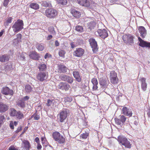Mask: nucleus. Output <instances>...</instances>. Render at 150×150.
<instances>
[{
	"label": "nucleus",
	"instance_id": "5",
	"mask_svg": "<svg viewBox=\"0 0 150 150\" xmlns=\"http://www.w3.org/2000/svg\"><path fill=\"white\" fill-rule=\"evenodd\" d=\"M46 16L50 18H53L57 14V11L53 8H47L45 11Z\"/></svg>",
	"mask_w": 150,
	"mask_h": 150
},
{
	"label": "nucleus",
	"instance_id": "9",
	"mask_svg": "<svg viewBox=\"0 0 150 150\" xmlns=\"http://www.w3.org/2000/svg\"><path fill=\"white\" fill-rule=\"evenodd\" d=\"M1 92L2 94L5 95L12 96L13 94V90L6 86L3 87L1 89Z\"/></svg>",
	"mask_w": 150,
	"mask_h": 150
},
{
	"label": "nucleus",
	"instance_id": "6",
	"mask_svg": "<svg viewBox=\"0 0 150 150\" xmlns=\"http://www.w3.org/2000/svg\"><path fill=\"white\" fill-rule=\"evenodd\" d=\"M127 118L123 115H120L119 118H115V120L116 124L119 126L121 127L124 124Z\"/></svg>",
	"mask_w": 150,
	"mask_h": 150
},
{
	"label": "nucleus",
	"instance_id": "51",
	"mask_svg": "<svg viewBox=\"0 0 150 150\" xmlns=\"http://www.w3.org/2000/svg\"><path fill=\"white\" fill-rule=\"evenodd\" d=\"M88 134L87 133H83L81 135V137L83 139H86L87 138Z\"/></svg>",
	"mask_w": 150,
	"mask_h": 150
},
{
	"label": "nucleus",
	"instance_id": "24",
	"mask_svg": "<svg viewBox=\"0 0 150 150\" xmlns=\"http://www.w3.org/2000/svg\"><path fill=\"white\" fill-rule=\"evenodd\" d=\"M29 56L30 58L35 60H38L40 58L38 54L35 52H31Z\"/></svg>",
	"mask_w": 150,
	"mask_h": 150
},
{
	"label": "nucleus",
	"instance_id": "58",
	"mask_svg": "<svg viewBox=\"0 0 150 150\" xmlns=\"http://www.w3.org/2000/svg\"><path fill=\"white\" fill-rule=\"evenodd\" d=\"M22 128L21 126L18 127L17 129L16 130V133L19 132L20 131L22 130Z\"/></svg>",
	"mask_w": 150,
	"mask_h": 150
},
{
	"label": "nucleus",
	"instance_id": "19",
	"mask_svg": "<svg viewBox=\"0 0 150 150\" xmlns=\"http://www.w3.org/2000/svg\"><path fill=\"white\" fill-rule=\"evenodd\" d=\"M8 105L2 102H0V113H4L8 109Z\"/></svg>",
	"mask_w": 150,
	"mask_h": 150
},
{
	"label": "nucleus",
	"instance_id": "64",
	"mask_svg": "<svg viewBox=\"0 0 150 150\" xmlns=\"http://www.w3.org/2000/svg\"><path fill=\"white\" fill-rule=\"evenodd\" d=\"M147 114L148 117L150 118V109L148 111Z\"/></svg>",
	"mask_w": 150,
	"mask_h": 150
},
{
	"label": "nucleus",
	"instance_id": "4",
	"mask_svg": "<svg viewBox=\"0 0 150 150\" xmlns=\"http://www.w3.org/2000/svg\"><path fill=\"white\" fill-rule=\"evenodd\" d=\"M69 112V110L67 109H63L61 110L58 115V120L61 122H62L66 118Z\"/></svg>",
	"mask_w": 150,
	"mask_h": 150
},
{
	"label": "nucleus",
	"instance_id": "31",
	"mask_svg": "<svg viewBox=\"0 0 150 150\" xmlns=\"http://www.w3.org/2000/svg\"><path fill=\"white\" fill-rule=\"evenodd\" d=\"M5 69L6 71H10L13 69L11 62H9L6 64Z\"/></svg>",
	"mask_w": 150,
	"mask_h": 150
},
{
	"label": "nucleus",
	"instance_id": "62",
	"mask_svg": "<svg viewBox=\"0 0 150 150\" xmlns=\"http://www.w3.org/2000/svg\"><path fill=\"white\" fill-rule=\"evenodd\" d=\"M52 37V36L51 35H49L47 38V40H50L51 39Z\"/></svg>",
	"mask_w": 150,
	"mask_h": 150
},
{
	"label": "nucleus",
	"instance_id": "53",
	"mask_svg": "<svg viewBox=\"0 0 150 150\" xmlns=\"http://www.w3.org/2000/svg\"><path fill=\"white\" fill-rule=\"evenodd\" d=\"M8 150H18L16 148L13 146L11 145L9 147Z\"/></svg>",
	"mask_w": 150,
	"mask_h": 150
},
{
	"label": "nucleus",
	"instance_id": "30",
	"mask_svg": "<svg viewBox=\"0 0 150 150\" xmlns=\"http://www.w3.org/2000/svg\"><path fill=\"white\" fill-rule=\"evenodd\" d=\"M38 68L40 71H45L47 69V66L44 64H40L38 66Z\"/></svg>",
	"mask_w": 150,
	"mask_h": 150
},
{
	"label": "nucleus",
	"instance_id": "16",
	"mask_svg": "<svg viewBox=\"0 0 150 150\" xmlns=\"http://www.w3.org/2000/svg\"><path fill=\"white\" fill-rule=\"evenodd\" d=\"M84 53V50L81 48H78L76 49L74 53V55L77 57H80L82 56Z\"/></svg>",
	"mask_w": 150,
	"mask_h": 150
},
{
	"label": "nucleus",
	"instance_id": "3",
	"mask_svg": "<svg viewBox=\"0 0 150 150\" xmlns=\"http://www.w3.org/2000/svg\"><path fill=\"white\" fill-rule=\"evenodd\" d=\"M117 139L119 142L126 147L129 149L131 148V144L130 142L125 137L123 136H119L118 137Z\"/></svg>",
	"mask_w": 150,
	"mask_h": 150
},
{
	"label": "nucleus",
	"instance_id": "48",
	"mask_svg": "<svg viewBox=\"0 0 150 150\" xmlns=\"http://www.w3.org/2000/svg\"><path fill=\"white\" fill-rule=\"evenodd\" d=\"M72 98L71 97H66L64 98V101L65 102H71L72 100Z\"/></svg>",
	"mask_w": 150,
	"mask_h": 150
},
{
	"label": "nucleus",
	"instance_id": "18",
	"mask_svg": "<svg viewBox=\"0 0 150 150\" xmlns=\"http://www.w3.org/2000/svg\"><path fill=\"white\" fill-rule=\"evenodd\" d=\"M138 40L139 42V45L143 47H147L150 48V42H148L143 40L140 37H138Z\"/></svg>",
	"mask_w": 150,
	"mask_h": 150
},
{
	"label": "nucleus",
	"instance_id": "26",
	"mask_svg": "<svg viewBox=\"0 0 150 150\" xmlns=\"http://www.w3.org/2000/svg\"><path fill=\"white\" fill-rule=\"evenodd\" d=\"M91 82L93 85V90L96 91L97 90L98 82L97 79L96 78L92 79L91 80Z\"/></svg>",
	"mask_w": 150,
	"mask_h": 150
},
{
	"label": "nucleus",
	"instance_id": "17",
	"mask_svg": "<svg viewBox=\"0 0 150 150\" xmlns=\"http://www.w3.org/2000/svg\"><path fill=\"white\" fill-rule=\"evenodd\" d=\"M122 113L124 115L129 117L132 116V112L131 109L127 108L126 107H124L122 109Z\"/></svg>",
	"mask_w": 150,
	"mask_h": 150
},
{
	"label": "nucleus",
	"instance_id": "63",
	"mask_svg": "<svg viewBox=\"0 0 150 150\" xmlns=\"http://www.w3.org/2000/svg\"><path fill=\"white\" fill-rule=\"evenodd\" d=\"M55 44L56 46H58L59 45V43L56 40L55 42Z\"/></svg>",
	"mask_w": 150,
	"mask_h": 150
},
{
	"label": "nucleus",
	"instance_id": "27",
	"mask_svg": "<svg viewBox=\"0 0 150 150\" xmlns=\"http://www.w3.org/2000/svg\"><path fill=\"white\" fill-rule=\"evenodd\" d=\"M9 59V56L6 54L0 56V61L2 63L7 62Z\"/></svg>",
	"mask_w": 150,
	"mask_h": 150
},
{
	"label": "nucleus",
	"instance_id": "8",
	"mask_svg": "<svg viewBox=\"0 0 150 150\" xmlns=\"http://www.w3.org/2000/svg\"><path fill=\"white\" fill-rule=\"evenodd\" d=\"M48 76L46 73L44 71L39 72L37 76V79L40 81H43L46 80Z\"/></svg>",
	"mask_w": 150,
	"mask_h": 150
},
{
	"label": "nucleus",
	"instance_id": "42",
	"mask_svg": "<svg viewBox=\"0 0 150 150\" xmlns=\"http://www.w3.org/2000/svg\"><path fill=\"white\" fill-rule=\"evenodd\" d=\"M17 105L18 106L21 108H24L25 106V102L22 100L19 101L17 103Z\"/></svg>",
	"mask_w": 150,
	"mask_h": 150
},
{
	"label": "nucleus",
	"instance_id": "55",
	"mask_svg": "<svg viewBox=\"0 0 150 150\" xmlns=\"http://www.w3.org/2000/svg\"><path fill=\"white\" fill-rule=\"evenodd\" d=\"M51 55L48 53H47L45 56V58L46 59L47 58L51 57Z\"/></svg>",
	"mask_w": 150,
	"mask_h": 150
},
{
	"label": "nucleus",
	"instance_id": "44",
	"mask_svg": "<svg viewBox=\"0 0 150 150\" xmlns=\"http://www.w3.org/2000/svg\"><path fill=\"white\" fill-rule=\"evenodd\" d=\"M42 6L45 7H50L51 6V4L50 3H48L45 1H42Z\"/></svg>",
	"mask_w": 150,
	"mask_h": 150
},
{
	"label": "nucleus",
	"instance_id": "37",
	"mask_svg": "<svg viewBox=\"0 0 150 150\" xmlns=\"http://www.w3.org/2000/svg\"><path fill=\"white\" fill-rule=\"evenodd\" d=\"M96 25V22L95 21H92L88 23V26L89 28L91 29L94 28Z\"/></svg>",
	"mask_w": 150,
	"mask_h": 150
},
{
	"label": "nucleus",
	"instance_id": "60",
	"mask_svg": "<svg viewBox=\"0 0 150 150\" xmlns=\"http://www.w3.org/2000/svg\"><path fill=\"white\" fill-rule=\"evenodd\" d=\"M42 147L41 145L40 144V143L37 144V149H41Z\"/></svg>",
	"mask_w": 150,
	"mask_h": 150
},
{
	"label": "nucleus",
	"instance_id": "28",
	"mask_svg": "<svg viewBox=\"0 0 150 150\" xmlns=\"http://www.w3.org/2000/svg\"><path fill=\"white\" fill-rule=\"evenodd\" d=\"M22 146L26 150H29L30 144L29 142L27 140H24L23 141Z\"/></svg>",
	"mask_w": 150,
	"mask_h": 150
},
{
	"label": "nucleus",
	"instance_id": "12",
	"mask_svg": "<svg viewBox=\"0 0 150 150\" xmlns=\"http://www.w3.org/2000/svg\"><path fill=\"white\" fill-rule=\"evenodd\" d=\"M133 37L130 35H125L122 37V39L124 42L129 44L133 43Z\"/></svg>",
	"mask_w": 150,
	"mask_h": 150
},
{
	"label": "nucleus",
	"instance_id": "52",
	"mask_svg": "<svg viewBox=\"0 0 150 150\" xmlns=\"http://www.w3.org/2000/svg\"><path fill=\"white\" fill-rule=\"evenodd\" d=\"M9 0H4L3 2V6H4L6 7L9 2Z\"/></svg>",
	"mask_w": 150,
	"mask_h": 150
},
{
	"label": "nucleus",
	"instance_id": "47",
	"mask_svg": "<svg viewBox=\"0 0 150 150\" xmlns=\"http://www.w3.org/2000/svg\"><path fill=\"white\" fill-rule=\"evenodd\" d=\"M5 117L3 115H0V127L5 120Z\"/></svg>",
	"mask_w": 150,
	"mask_h": 150
},
{
	"label": "nucleus",
	"instance_id": "7",
	"mask_svg": "<svg viewBox=\"0 0 150 150\" xmlns=\"http://www.w3.org/2000/svg\"><path fill=\"white\" fill-rule=\"evenodd\" d=\"M110 82L114 84H117L118 78L117 73L114 71L110 72Z\"/></svg>",
	"mask_w": 150,
	"mask_h": 150
},
{
	"label": "nucleus",
	"instance_id": "2",
	"mask_svg": "<svg viewBox=\"0 0 150 150\" xmlns=\"http://www.w3.org/2000/svg\"><path fill=\"white\" fill-rule=\"evenodd\" d=\"M52 137L55 141L60 144H63L65 142V139L58 132H55L53 133Z\"/></svg>",
	"mask_w": 150,
	"mask_h": 150
},
{
	"label": "nucleus",
	"instance_id": "22",
	"mask_svg": "<svg viewBox=\"0 0 150 150\" xmlns=\"http://www.w3.org/2000/svg\"><path fill=\"white\" fill-rule=\"evenodd\" d=\"M146 79L144 77L140 79L141 82L142 89L144 91H146L147 88V84L146 82Z\"/></svg>",
	"mask_w": 150,
	"mask_h": 150
},
{
	"label": "nucleus",
	"instance_id": "49",
	"mask_svg": "<svg viewBox=\"0 0 150 150\" xmlns=\"http://www.w3.org/2000/svg\"><path fill=\"white\" fill-rule=\"evenodd\" d=\"M48 30L52 34H55V32L53 27H50L48 28Z\"/></svg>",
	"mask_w": 150,
	"mask_h": 150
},
{
	"label": "nucleus",
	"instance_id": "59",
	"mask_svg": "<svg viewBox=\"0 0 150 150\" xmlns=\"http://www.w3.org/2000/svg\"><path fill=\"white\" fill-rule=\"evenodd\" d=\"M10 127L11 129H14V124L13 122H11L10 124Z\"/></svg>",
	"mask_w": 150,
	"mask_h": 150
},
{
	"label": "nucleus",
	"instance_id": "23",
	"mask_svg": "<svg viewBox=\"0 0 150 150\" xmlns=\"http://www.w3.org/2000/svg\"><path fill=\"white\" fill-rule=\"evenodd\" d=\"M78 3L82 6L88 7L90 6V3L88 0H77Z\"/></svg>",
	"mask_w": 150,
	"mask_h": 150
},
{
	"label": "nucleus",
	"instance_id": "25",
	"mask_svg": "<svg viewBox=\"0 0 150 150\" xmlns=\"http://www.w3.org/2000/svg\"><path fill=\"white\" fill-rule=\"evenodd\" d=\"M71 12L72 15L75 18H79L80 17V12L75 9H72Z\"/></svg>",
	"mask_w": 150,
	"mask_h": 150
},
{
	"label": "nucleus",
	"instance_id": "1",
	"mask_svg": "<svg viewBox=\"0 0 150 150\" xmlns=\"http://www.w3.org/2000/svg\"><path fill=\"white\" fill-rule=\"evenodd\" d=\"M23 23L21 20L18 19L12 26L13 30L14 33L20 31L23 28Z\"/></svg>",
	"mask_w": 150,
	"mask_h": 150
},
{
	"label": "nucleus",
	"instance_id": "33",
	"mask_svg": "<svg viewBox=\"0 0 150 150\" xmlns=\"http://www.w3.org/2000/svg\"><path fill=\"white\" fill-rule=\"evenodd\" d=\"M30 7L35 10H37L39 8V5L36 3H31L29 5Z\"/></svg>",
	"mask_w": 150,
	"mask_h": 150
},
{
	"label": "nucleus",
	"instance_id": "32",
	"mask_svg": "<svg viewBox=\"0 0 150 150\" xmlns=\"http://www.w3.org/2000/svg\"><path fill=\"white\" fill-rule=\"evenodd\" d=\"M25 90L26 93H29L33 91V88L30 85L27 84L25 86Z\"/></svg>",
	"mask_w": 150,
	"mask_h": 150
},
{
	"label": "nucleus",
	"instance_id": "36",
	"mask_svg": "<svg viewBox=\"0 0 150 150\" xmlns=\"http://www.w3.org/2000/svg\"><path fill=\"white\" fill-rule=\"evenodd\" d=\"M37 49L39 51H42L44 48V45L42 44L37 43L36 45Z\"/></svg>",
	"mask_w": 150,
	"mask_h": 150
},
{
	"label": "nucleus",
	"instance_id": "54",
	"mask_svg": "<svg viewBox=\"0 0 150 150\" xmlns=\"http://www.w3.org/2000/svg\"><path fill=\"white\" fill-rule=\"evenodd\" d=\"M20 59L22 60H24L25 59V56L23 53H22L21 54Z\"/></svg>",
	"mask_w": 150,
	"mask_h": 150
},
{
	"label": "nucleus",
	"instance_id": "46",
	"mask_svg": "<svg viewBox=\"0 0 150 150\" xmlns=\"http://www.w3.org/2000/svg\"><path fill=\"white\" fill-rule=\"evenodd\" d=\"M33 117L35 120H38L40 118V116L37 114L36 113L33 114L31 117V118Z\"/></svg>",
	"mask_w": 150,
	"mask_h": 150
},
{
	"label": "nucleus",
	"instance_id": "20",
	"mask_svg": "<svg viewBox=\"0 0 150 150\" xmlns=\"http://www.w3.org/2000/svg\"><path fill=\"white\" fill-rule=\"evenodd\" d=\"M138 30L141 36L143 38H145L146 34V31L145 28L143 26H140L139 27Z\"/></svg>",
	"mask_w": 150,
	"mask_h": 150
},
{
	"label": "nucleus",
	"instance_id": "10",
	"mask_svg": "<svg viewBox=\"0 0 150 150\" xmlns=\"http://www.w3.org/2000/svg\"><path fill=\"white\" fill-rule=\"evenodd\" d=\"M89 42L90 45L92 48V50L94 52H96L98 50L97 44L95 39L93 38H91L89 40Z\"/></svg>",
	"mask_w": 150,
	"mask_h": 150
},
{
	"label": "nucleus",
	"instance_id": "15",
	"mask_svg": "<svg viewBox=\"0 0 150 150\" xmlns=\"http://www.w3.org/2000/svg\"><path fill=\"white\" fill-rule=\"evenodd\" d=\"M97 32L99 36L103 39H105L108 36L107 31L105 29H98Z\"/></svg>",
	"mask_w": 150,
	"mask_h": 150
},
{
	"label": "nucleus",
	"instance_id": "14",
	"mask_svg": "<svg viewBox=\"0 0 150 150\" xmlns=\"http://www.w3.org/2000/svg\"><path fill=\"white\" fill-rule=\"evenodd\" d=\"M58 102V100L57 99H48L46 105L47 107H50L52 108L56 106Z\"/></svg>",
	"mask_w": 150,
	"mask_h": 150
},
{
	"label": "nucleus",
	"instance_id": "34",
	"mask_svg": "<svg viewBox=\"0 0 150 150\" xmlns=\"http://www.w3.org/2000/svg\"><path fill=\"white\" fill-rule=\"evenodd\" d=\"M17 38L15 39L13 41V42L16 44H18L20 41H21V39L22 37V35L21 34L19 33L17 35Z\"/></svg>",
	"mask_w": 150,
	"mask_h": 150
},
{
	"label": "nucleus",
	"instance_id": "21",
	"mask_svg": "<svg viewBox=\"0 0 150 150\" xmlns=\"http://www.w3.org/2000/svg\"><path fill=\"white\" fill-rule=\"evenodd\" d=\"M73 74L76 80L78 82H80L81 81V78L79 72L77 70H75L73 71Z\"/></svg>",
	"mask_w": 150,
	"mask_h": 150
},
{
	"label": "nucleus",
	"instance_id": "61",
	"mask_svg": "<svg viewBox=\"0 0 150 150\" xmlns=\"http://www.w3.org/2000/svg\"><path fill=\"white\" fill-rule=\"evenodd\" d=\"M35 141L37 143H39L40 140L38 137H36L35 139Z\"/></svg>",
	"mask_w": 150,
	"mask_h": 150
},
{
	"label": "nucleus",
	"instance_id": "35",
	"mask_svg": "<svg viewBox=\"0 0 150 150\" xmlns=\"http://www.w3.org/2000/svg\"><path fill=\"white\" fill-rule=\"evenodd\" d=\"M68 69L67 68L63 65H60L59 67V70L62 73H66Z\"/></svg>",
	"mask_w": 150,
	"mask_h": 150
},
{
	"label": "nucleus",
	"instance_id": "50",
	"mask_svg": "<svg viewBox=\"0 0 150 150\" xmlns=\"http://www.w3.org/2000/svg\"><path fill=\"white\" fill-rule=\"evenodd\" d=\"M65 53V52L64 50H61L59 52V54L60 57H64Z\"/></svg>",
	"mask_w": 150,
	"mask_h": 150
},
{
	"label": "nucleus",
	"instance_id": "13",
	"mask_svg": "<svg viewBox=\"0 0 150 150\" xmlns=\"http://www.w3.org/2000/svg\"><path fill=\"white\" fill-rule=\"evenodd\" d=\"M70 88V86L65 82H61L58 86L59 89L65 91L69 90Z\"/></svg>",
	"mask_w": 150,
	"mask_h": 150
},
{
	"label": "nucleus",
	"instance_id": "56",
	"mask_svg": "<svg viewBox=\"0 0 150 150\" xmlns=\"http://www.w3.org/2000/svg\"><path fill=\"white\" fill-rule=\"evenodd\" d=\"M29 96H26L24 97L22 99V100L23 101H26L29 99Z\"/></svg>",
	"mask_w": 150,
	"mask_h": 150
},
{
	"label": "nucleus",
	"instance_id": "57",
	"mask_svg": "<svg viewBox=\"0 0 150 150\" xmlns=\"http://www.w3.org/2000/svg\"><path fill=\"white\" fill-rule=\"evenodd\" d=\"M71 47L72 48H73L76 47V46L74 42H71Z\"/></svg>",
	"mask_w": 150,
	"mask_h": 150
},
{
	"label": "nucleus",
	"instance_id": "41",
	"mask_svg": "<svg viewBox=\"0 0 150 150\" xmlns=\"http://www.w3.org/2000/svg\"><path fill=\"white\" fill-rule=\"evenodd\" d=\"M57 3L62 5H66L67 2V0H56Z\"/></svg>",
	"mask_w": 150,
	"mask_h": 150
},
{
	"label": "nucleus",
	"instance_id": "43",
	"mask_svg": "<svg viewBox=\"0 0 150 150\" xmlns=\"http://www.w3.org/2000/svg\"><path fill=\"white\" fill-rule=\"evenodd\" d=\"M73 81L74 79L72 77L67 76L66 81L67 82L71 84L73 82Z\"/></svg>",
	"mask_w": 150,
	"mask_h": 150
},
{
	"label": "nucleus",
	"instance_id": "11",
	"mask_svg": "<svg viewBox=\"0 0 150 150\" xmlns=\"http://www.w3.org/2000/svg\"><path fill=\"white\" fill-rule=\"evenodd\" d=\"M99 81L102 88L103 89L107 87L108 82L107 78L105 77L99 78Z\"/></svg>",
	"mask_w": 150,
	"mask_h": 150
},
{
	"label": "nucleus",
	"instance_id": "39",
	"mask_svg": "<svg viewBox=\"0 0 150 150\" xmlns=\"http://www.w3.org/2000/svg\"><path fill=\"white\" fill-rule=\"evenodd\" d=\"M12 19V18L11 17H9L6 20V22L4 23V26L6 27L8 26L9 23H11Z\"/></svg>",
	"mask_w": 150,
	"mask_h": 150
},
{
	"label": "nucleus",
	"instance_id": "29",
	"mask_svg": "<svg viewBox=\"0 0 150 150\" xmlns=\"http://www.w3.org/2000/svg\"><path fill=\"white\" fill-rule=\"evenodd\" d=\"M17 120H21L24 118V115L23 113L20 111H17V112L15 116Z\"/></svg>",
	"mask_w": 150,
	"mask_h": 150
},
{
	"label": "nucleus",
	"instance_id": "40",
	"mask_svg": "<svg viewBox=\"0 0 150 150\" xmlns=\"http://www.w3.org/2000/svg\"><path fill=\"white\" fill-rule=\"evenodd\" d=\"M75 29L77 31L81 33L83 31V28L81 26L77 25Z\"/></svg>",
	"mask_w": 150,
	"mask_h": 150
},
{
	"label": "nucleus",
	"instance_id": "38",
	"mask_svg": "<svg viewBox=\"0 0 150 150\" xmlns=\"http://www.w3.org/2000/svg\"><path fill=\"white\" fill-rule=\"evenodd\" d=\"M17 112V111H16L15 109L11 108L10 109V115L11 116L15 117Z\"/></svg>",
	"mask_w": 150,
	"mask_h": 150
},
{
	"label": "nucleus",
	"instance_id": "45",
	"mask_svg": "<svg viewBox=\"0 0 150 150\" xmlns=\"http://www.w3.org/2000/svg\"><path fill=\"white\" fill-rule=\"evenodd\" d=\"M67 76L65 74H62L59 76V77L62 81H66Z\"/></svg>",
	"mask_w": 150,
	"mask_h": 150
}]
</instances>
